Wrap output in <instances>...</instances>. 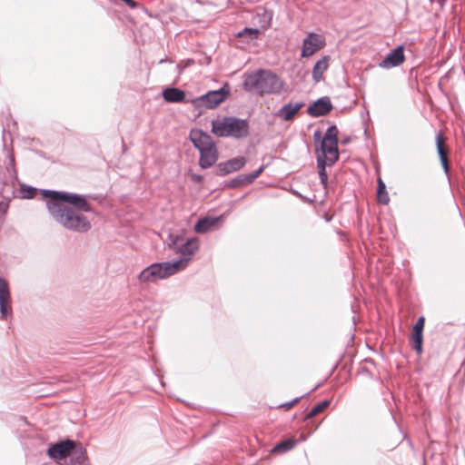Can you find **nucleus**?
Returning a JSON list of instances; mask_svg holds the SVG:
<instances>
[{
  "label": "nucleus",
  "mask_w": 465,
  "mask_h": 465,
  "mask_svg": "<svg viewBox=\"0 0 465 465\" xmlns=\"http://www.w3.org/2000/svg\"><path fill=\"white\" fill-rule=\"evenodd\" d=\"M377 197L380 203L388 204L390 202L385 183L381 178L378 180Z\"/></svg>",
  "instance_id": "obj_27"
},
{
  "label": "nucleus",
  "mask_w": 465,
  "mask_h": 465,
  "mask_svg": "<svg viewBox=\"0 0 465 465\" xmlns=\"http://www.w3.org/2000/svg\"><path fill=\"white\" fill-rule=\"evenodd\" d=\"M264 166H261L259 169L250 173H246V174H243V177H244V182H245V184L248 185V184H251L256 178H258L261 173L263 172L264 170Z\"/></svg>",
  "instance_id": "obj_31"
},
{
  "label": "nucleus",
  "mask_w": 465,
  "mask_h": 465,
  "mask_svg": "<svg viewBox=\"0 0 465 465\" xmlns=\"http://www.w3.org/2000/svg\"><path fill=\"white\" fill-rule=\"evenodd\" d=\"M330 61L331 56L324 55L315 63L312 72V76L315 83H319L323 79V74L327 71Z\"/></svg>",
  "instance_id": "obj_20"
},
{
  "label": "nucleus",
  "mask_w": 465,
  "mask_h": 465,
  "mask_svg": "<svg viewBox=\"0 0 465 465\" xmlns=\"http://www.w3.org/2000/svg\"><path fill=\"white\" fill-rule=\"evenodd\" d=\"M328 163H326V159L322 158L321 156L317 157V166L319 169V177L321 180V183L324 187H326L327 181H328V176H327V173H326V165Z\"/></svg>",
  "instance_id": "obj_26"
},
{
  "label": "nucleus",
  "mask_w": 465,
  "mask_h": 465,
  "mask_svg": "<svg viewBox=\"0 0 465 465\" xmlns=\"http://www.w3.org/2000/svg\"><path fill=\"white\" fill-rule=\"evenodd\" d=\"M330 405V401L328 400L322 401L319 403H317L315 406L312 407V409L310 411V412L306 415L305 419H312V417L316 416L322 411H324L328 406Z\"/></svg>",
  "instance_id": "obj_29"
},
{
  "label": "nucleus",
  "mask_w": 465,
  "mask_h": 465,
  "mask_svg": "<svg viewBox=\"0 0 465 465\" xmlns=\"http://www.w3.org/2000/svg\"><path fill=\"white\" fill-rule=\"evenodd\" d=\"M72 461L79 465H87L88 458L85 449L81 443L75 441V447L72 450Z\"/></svg>",
  "instance_id": "obj_24"
},
{
  "label": "nucleus",
  "mask_w": 465,
  "mask_h": 465,
  "mask_svg": "<svg viewBox=\"0 0 465 465\" xmlns=\"http://www.w3.org/2000/svg\"><path fill=\"white\" fill-rule=\"evenodd\" d=\"M217 218L204 217L197 221L194 225V231L197 233H205L212 230L217 223Z\"/></svg>",
  "instance_id": "obj_23"
},
{
  "label": "nucleus",
  "mask_w": 465,
  "mask_h": 465,
  "mask_svg": "<svg viewBox=\"0 0 465 465\" xmlns=\"http://www.w3.org/2000/svg\"><path fill=\"white\" fill-rule=\"evenodd\" d=\"M305 105L303 102H297L295 104L288 103L282 106L276 113L275 116L283 121H292L297 113Z\"/></svg>",
  "instance_id": "obj_16"
},
{
  "label": "nucleus",
  "mask_w": 465,
  "mask_h": 465,
  "mask_svg": "<svg viewBox=\"0 0 465 465\" xmlns=\"http://www.w3.org/2000/svg\"><path fill=\"white\" fill-rule=\"evenodd\" d=\"M332 104L328 96H323L313 102L308 108L307 114L312 117H320L329 114Z\"/></svg>",
  "instance_id": "obj_12"
},
{
  "label": "nucleus",
  "mask_w": 465,
  "mask_h": 465,
  "mask_svg": "<svg viewBox=\"0 0 465 465\" xmlns=\"http://www.w3.org/2000/svg\"><path fill=\"white\" fill-rule=\"evenodd\" d=\"M243 88L260 96L278 94L283 88V82L275 73L259 69L244 75Z\"/></svg>",
  "instance_id": "obj_2"
},
{
  "label": "nucleus",
  "mask_w": 465,
  "mask_h": 465,
  "mask_svg": "<svg viewBox=\"0 0 465 465\" xmlns=\"http://www.w3.org/2000/svg\"><path fill=\"white\" fill-rule=\"evenodd\" d=\"M164 277H170L176 272L183 270L188 265V259L179 257L173 262H161Z\"/></svg>",
  "instance_id": "obj_18"
},
{
  "label": "nucleus",
  "mask_w": 465,
  "mask_h": 465,
  "mask_svg": "<svg viewBox=\"0 0 465 465\" xmlns=\"http://www.w3.org/2000/svg\"><path fill=\"white\" fill-rule=\"evenodd\" d=\"M14 163H15V159H14V157L11 155V156H10V164H11V165H14Z\"/></svg>",
  "instance_id": "obj_37"
},
{
  "label": "nucleus",
  "mask_w": 465,
  "mask_h": 465,
  "mask_svg": "<svg viewBox=\"0 0 465 465\" xmlns=\"http://www.w3.org/2000/svg\"><path fill=\"white\" fill-rule=\"evenodd\" d=\"M295 445H296V441L294 440L287 439V440H284L279 442L278 444H276L273 447L272 451L276 452V453H284V452L293 449L295 447Z\"/></svg>",
  "instance_id": "obj_25"
},
{
  "label": "nucleus",
  "mask_w": 465,
  "mask_h": 465,
  "mask_svg": "<svg viewBox=\"0 0 465 465\" xmlns=\"http://www.w3.org/2000/svg\"><path fill=\"white\" fill-rule=\"evenodd\" d=\"M168 246L179 253L181 258L188 259L189 262L199 249V240L196 237L184 240L181 235L170 234Z\"/></svg>",
  "instance_id": "obj_5"
},
{
  "label": "nucleus",
  "mask_w": 465,
  "mask_h": 465,
  "mask_svg": "<svg viewBox=\"0 0 465 465\" xmlns=\"http://www.w3.org/2000/svg\"><path fill=\"white\" fill-rule=\"evenodd\" d=\"M425 319L424 317H420L416 323L413 326L411 332V339L413 341V349L416 352L420 355L422 353V341H423V328H424Z\"/></svg>",
  "instance_id": "obj_17"
},
{
  "label": "nucleus",
  "mask_w": 465,
  "mask_h": 465,
  "mask_svg": "<svg viewBox=\"0 0 465 465\" xmlns=\"http://www.w3.org/2000/svg\"><path fill=\"white\" fill-rule=\"evenodd\" d=\"M313 136H314V139H315V140L320 139V138H321V133H320V131H316V132L314 133Z\"/></svg>",
  "instance_id": "obj_36"
},
{
  "label": "nucleus",
  "mask_w": 465,
  "mask_h": 465,
  "mask_svg": "<svg viewBox=\"0 0 465 465\" xmlns=\"http://www.w3.org/2000/svg\"><path fill=\"white\" fill-rule=\"evenodd\" d=\"M244 177H243V174H240L238 176H236L235 178H233L228 184V186L230 188H238V187H242V186H245V182H244Z\"/></svg>",
  "instance_id": "obj_32"
},
{
  "label": "nucleus",
  "mask_w": 465,
  "mask_h": 465,
  "mask_svg": "<svg viewBox=\"0 0 465 465\" xmlns=\"http://www.w3.org/2000/svg\"><path fill=\"white\" fill-rule=\"evenodd\" d=\"M303 396H301V397H297L295 398L294 400H292V401H289L287 403H284L282 405H281V407H283L285 408L286 410H289L291 409L294 404L298 403L300 401V400L302 398Z\"/></svg>",
  "instance_id": "obj_34"
},
{
  "label": "nucleus",
  "mask_w": 465,
  "mask_h": 465,
  "mask_svg": "<svg viewBox=\"0 0 465 465\" xmlns=\"http://www.w3.org/2000/svg\"><path fill=\"white\" fill-rule=\"evenodd\" d=\"M195 179H196L197 181H200V180L202 179V177L198 175V176H196V177H195Z\"/></svg>",
  "instance_id": "obj_38"
},
{
  "label": "nucleus",
  "mask_w": 465,
  "mask_h": 465,
  "mask_svg": "<svg viewBox=\"0 0 465 465\" xmlns=\"http://www.w3.org/2000/svg\"><path fill=\"white\" fill-rule=\"evenodd\" d=\"M165 279L161 262L153 263L144 268L138 275L141 283L155 282Z\"/></svg>",
  "instance_id": "obj_9"
},
{
  "label": "nucleus",
  "mask_w": 465,
  "mask_h": 465,
  "mask_svg": "<svg viewBox=\"0 0 465 465\" xmlns=\"http://www.w3.org/2000/svg\"><path fill=\"white\" fill-rule=\"evenodd\" d=\"M199 165L203 169L213 166L218 160L219 153L215 143L211 146L200 151Z\"/></svg>",
  "instance_id": "obj_15"
},
{
  "label": "nucleus",
  "mask_w": 465,
  "mask_h": 465,
  "mask_svg": "<svg viewBox=\"0 0 465 465\" xmlns=\"http://www.w3.org/2000/svg\"><path fill=\"white\" fill-rule=\"evenodd\" d=\"M8 208V204L5 202H0V215L5 214Z\"/></svg>",
  "instance_id": "obj_35"
},
{
  "label": "nucleus",
  "mask_w": 465,
  "mask_h": 465,
  "mask_svg": "<svg viewBox=\"0 0 465 465\" xmlns=\"http://www.w3.org/2000/svg\"><path fill=\"white\" fill-rule=\"evenodd\" d=\"M42 195L44 198L48 199L46 202H54L60 203H67L73 208L82 213L93 212L91 204L88 203L85 195L74 193L54 191V190H43Z\"/></svg>",
  "instance_id": "obj_4"
},
{
  "label": "nucleus",
  "mask_w": 465,
  "mask_h": 465,
  "mask_svg": "<svg viewBox=\"0 0 465 465\" xmlns=\"http://www.w3.org/2000/svg\"><path fill=\"white\" fill-rule=\"evenodd\" d=\"M230 85L227 82H225L223 86L214 91H209L203 95H201L196 103L199 105H203L208 109H213L222 104L230 94Z\"/></svg>",
  "instance_id": "obj_6"
},
{
  "label": "nucleus",
  "mask_w": 465,
  "mask_h": 465,
  "mask_svg": "<svg viewBox=\"0 0 465 465\" xmlns=\"http://www.w3.org/2000/svg\"><path fill=\"white\" fill-rule=\"evenodd\" d=\"M259 33V30L256 28L245 27L241 32H239L237 35L239 37H244L247 40H254L258 38Z\"/></svg>",
  "instance_id": "obj_30"
},
{
  "label": "nucleus",
  "mask_w": 465,
  "mask_h": 465,
  "mask_svg": "<svg viewBox=\"0 0 465 465\" xmlns=\"http://www.w3.org/2000/svg\"><path fill=\"white\" fill-rule=\"evenodd\" d=\"M322 158L326 159V163L331 165L339 159L338 143H327L323 145L321 143Z\"/></svg>",
  "instance_id": "obj_19"
},
{
  "label": "nucleus",
  "mask_w": 465,
  "mask_h": 465,
  "mask_svg": "<svg viewBox=\"0 0 465 465\" xmlns=\"http://www.w3.org/2000/svg\"><path fill=\"white\" fill-rule=\"evenodd\" d=\"M326 45L325 37L316 33H309L302 41V57H310Z\"/></svg>",
  "instance_id": "obj_7"
},
{
  "label": "nucleus",
  "mask_w": 465,
  "mask_h": 465,
  "mask_svg": "<svg viewBox=\"0 0 465 465\" xmlns=\"http://www.w3.org/2000/svg\"><path fill=\"white\" fill-rule=\"evenodd\" d=\"M163 97L168 103H181L185 99V93L175 87H168L163 91Z\"/></svg>",
  "instance_id": "obj_22"
},
{
  "label": "nucleus",
  "mask_w": 465,
  "mask_h": 465,
  "mask_svg": "<svg viewBox=\"0 0 465 465\" xmlns=\"http://www.w3.org/2000/svg\"><path fill=\"white\" fill-rule=\"evenodd\" d=\"M405 60L404 48L399 45L391 51L385 58L380 62L379 66L381 68L389 69L401 65Z\"/></svg>",
  "instance_id": "obj_11"
},
{
  "label": "nucleus",
  "mask_w": 465,
  "mask_h": 465,
  "mask_svg": "<svg viewBox=\"0 0 465 465\" xmlns=\"http://www.w3.org/2000/svg\"><path fill=\"white\" fill-rule=\"evenodd\" d=\"M75 447V441L66 439L59 442L51 444L47 450V454L51 459L62 460L71 455L72 450Z\"/></svg>",
  "instance_id": "obj_8"
},
{
  "label": "nucleus",
  "mask_w": 465,
  "mask_h": 465,
  "mask_svg": "<svg viewBox=\"0 0 465 465\" xmlns=\"http://www.w3.org/2000/svg\"><path fill=\"white\" fill-rule=\"evenodd\" d=\"M338 129L335 125H331L326 130V133L324 134V137L322 141L323 143V145L327 143H338Z\"/></svg>",
  "instance_id": "obj_28"
},
{
  "label": "nucleus",
  "mask_w": 465,
  "mask_h": 465,
  "mask_svg": "<svg viewBox=\"0 0 465 465\" xmlns=\"http://www.w3.org/2000/svg\"><path fill=\"white\" fill-rule=\"evenodd\" d=\"M46 207L53 219L66 230L84 233L92 227L90 221L82 212L73 210L65 204L46 202Z\"/></svg>",
  "instance_id": "obj_1"
},
{
  "label": "nucleus",
  "mask_w": 465,
  "mask_h": 465,
  "mask_svg": "<svg viewBox=\"0 0 465 465\" xmlns=\"http://www.w3.org/2000/svg\"><path fill=\"white\" fill-rule=\"evenodd\" d=\"M212 133L218 137L243 139L250 134V124L247 119L224 116L212 121Z\"/></svg>",
  "instance_id": "obj_3"
},
{
  "label": "nucleus",
  "mask_w": 465,
  "mask_h": 465,
  "mask_svg": "<svg viewBox=\"0 0 465 465\" xmlns=\"http://www.w3.org/2000/svg\"><path fill=\"white\" fill-rule=\"evenodd\" d=\"M246 163V159L243 156L235 157L226 162L220 163L217 165V174L220 176L227 175L232 172L239 171Z\"/></svg>",
  "instance_id": "obj_13"
},
{
  "label": "nucleus",
  "mask_w": 465,
  "mask_h": 465,
  "mask_svg": "<svg viewBox=\"0 0 465 465\" xmlns=\"http://www.w3.org/2000/svg\"><path fill=\"white\" fill-rule=\"evenodd\" d=\"M22 191L25 193L24 197L27 198V199H31V198L35 197V195L36 193V189L34 187H31V186H27V187L23 186Z\"/></svg>",
  "instance_id": "obj_33"
},
{
  "label": "nucleus",
  "mask_w": 465,
  "mask_h": 465,
  "mask_svg": "<svg viewBox=\"0 0 465 465\" xmlns=\"http://www.w3.org/2000/svg\"><path fill=\"white\" fill-rule=\"evenodd\" d=\"M0 312L4 320H6L12 313L9 284L2 277H0Z\"/></svg>",
  "instance_id": "obj_10"
},
{
  "label": "nucleus",
  "mask_w": 465,
  "mask_h": 465,
  "mask_svg": "<svg viewBox=\"0 0 465 465\" xmlns=\"http://www.w3.org/2000/svg\"><path fill=\"white\" fill-rule=\"evenodd\" d=\"M444 138L441 133H439L436 135V145H437V151L438 154L442 165V168L445 172V173H448L450 171V165L447 158V151L445 150L444 146Z\"/></svg>",
  "instance_id": "obj_21"
},
{
  "label": "nucleus",
  "mask_w": 465,
  "mask_h": 465,
  "mask_svg": "<svg viewBox=\"0 0 465 465\" xmlns=\"http://www.w3.org/2000/svg\"><path fill=\"white\" fill-rule=\"evenodd\" d=\"M190 140L199 152L214 143L211 135L199 129L191 131Z\"/></svg>",
  "instance_id": "obj_14"
}]
</instances>
